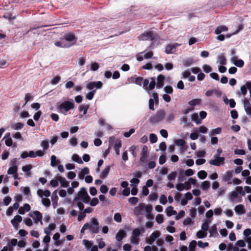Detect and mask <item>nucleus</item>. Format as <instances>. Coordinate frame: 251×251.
Segmentation results:
<instances>
[{
  "mask_svg": "<svg viewBox=\"0 0 251 251\" xmlns=\"http://www.w3.org/2000/svg\"><path fill=\"white\" fill-rule=\"evenodd\" d=\"M165 76L162 75H159L157 77L156 87L158 89L161 88L164 85Z\"/></svg>",
  "mask_w": 251,
  "mask_h": 251,
  "instance_id": "f8f14e48",
  "label": "nucleus"
},
{
  "mask_svg": "<svg viewBox=\"0 0 251 251\" xmlns=\"http://www.w3.org/2000/svg\"><path fill=\"white\" fill-rule=\"evenodd\" d=\"M218 61L221 65H224L226 64V59L224 56V54L223 53H222L220 55L218 56Z\"/></svg>",
  "mask_w": 251,
  "mask_h": 251,
  "instance_id": "c85d7f7f",
  "label": "nucleus"
},
{
  "mask_svg": "<svg viewBox=\"0 0 251 251\" xmlns=\"http://www.w3.org/2000/svg\"><path fill=\"white\" fill-rule=\"evenodd\" d=\"M89 104H86V105L81 104L79 106L78 110L80 112L83 111V115H85L87 113V110L89 109Z\"/></svg>",
  "mask_w": 251,
  "mask_h": 251,
  "instance_id": "473e14b6",
  "label": "nucleus"
},
{
  "mask_svg": "<svg viewBox=\"0 0 251 251\" xmlns=\"http://www.w3.org/2000/svg\"><path fill=\"white\" fill-rule=\"evenodd\" d=\"M139 239L138 237L131 235L130 237V242L131 244L137 245L139 244Z\"/></svg>",
  "mask_w": 251,
  "mask_h": 251,
  "instance_id": "6e6d98bb",
  "label": "nucleus"
},
{
  "mask_svg": "<svg viewBox=\"0 0 251 251\" xmlns=\"http://www.w3.org/2000/svg\"><path fill=\"white\" fill-rule=\"evenodd\" d=\"M160 235L159 231H155L152 233L149 238L146 239L147 243L151 245L155 240L159 238Z\"/></svg>",
  "mask_w": 251,
  "mask_h": 251,
  "instance_id": "9b49d317",
  "label": "nucleus"
},
{
  "mask_svg": "<svg viewBox=\"0 0 251 251\" xmlns=\"http://www.w3.org/2000/svg\"><path fill=\"white\" fill-rule=\"evenodd\" d=\"M60 77L59 75H56L52 78L50 83L52 85H55L60 82Z\"/></svg>",
  "mask_w": 251,
  "mask_h": 251,
  "instance_id": "8fccbe9b",
  "label": "nucleus"
},
{
  "mask_svg": "<svg viewBox=\"0 0 251 251\" xmlns=\"http://www.w3.org/2000/svg\"><path fill=\"white\" fill-rule=\"evenodd\" d=\"M176 176L177 173L176 172H173L167 176V178L169 180H174L176 179Z\"/></svg>",
  "mask_w": 251,
  "mask_h": 251,
  "instance_id": "5fc2aeb1",
  "label": "nucleus"
},
{
  "mask_svg": "<svg viewBox=\"0 0 251 251\" xmlns=\"http://www.w3.org/2000/svg\"><path fill=\"white\" fill-rule=\"evenodd\" d=\"M165 114V112L164 110H159L156 112L154 115L151 116L149 121L150 123L152 124L158 123L163 119Z\"/></svg>",
  "mask_w": 251,
  "mask_h": 251,
  "instance_id": "423d86ee",
  "label": "nucleus"
},
{
  "mask_svg": "<svg viewBox=\"0 0 251 251\" xmlns=\"http://www.w3.org/2000/svg\"><path fill=\"white\" fill-rule=\"evenodd\" d=\"M202 68L206 73H209L212 71V68L209 65L206 64L204 65Z\"/></svg>",
  "mask_w": 251,
  "mask_h": 251,
  "instance_id": "774afa93",
  "label": "nucleus"
},
{
  "mask_svg": "<svg viewBox=\"0 0 251 251\" xmlns=\"http://www.w3.org/2000/svg\"><path fill=\"white\" fill-rule=\"evenodd\" d=\"M198 176L199 178L204 179L207 176V173L204 171H200L198 173Z\"/></svg>",
  "mask_w": 251,
  "mask_h": 251,
  "instance_id": "09e8293b",
  "label": "nucleus"
},
{
  "mask_svg": "<svg viewBox=\"0 0 251 251\" xmlns=\"http://www.w3.org/2000/svg\"><path fill=\"white\" fill-rule=\"evenodd\" d=\"M155 220L157 223L159 224H162L164 222L163 215L162 214H158L156 216Z\"/></svg>",
  "mask_w": 251,
  "mask_h": 251,
  "instance_id": "603ef678",
  "label": "nucleus"
},
{
  "mask_svg": "<svg viewBox=\"0 0 251 251\" xmlns=\"http://www.w3.org/2000/svg\"><path fill=\"white\" fill-rule=\"evenodd\" d=\"M151 81L148 86V89L149 90H153L154 88V87L155 86V84H156L155 79L154 77H151Z\"/></svg>",
  "mask_w": 251,
  "mask_h": 251,
  "instance_id": "a19ab883",
  "label": "nucleus"
},
{
  "mask_svg": "<svg viewBox=\"0 0 251 251\" xmlns=\"http://www.w3.org/2000/svg\"><path fill=\"white\" fill-rule=\"evenodd\" d=\"M165 211L168 216H171L177 214L176 211L173 210V207L172 206H169L167 207Z\"/></svg>",
  "mask_w": 251,
  "mask_h": 251,
  "instance_id": "7c9ffc66",
  "label": "nucleus"
},
{
  "mask_svg": "<svg viewBox=\"0 0 251 251\" xmlns=\"http://www.w3.org/2000/svg\"><path fill=\"white\" fill-rule=\"evenodd\" d=\"M150 141L151 143H156L157 141V136L153 133H151L150 135Z\"/></svg>",
  "mask_w": 251,
  "mask_h": 251,
  "instance_id": "4d7b16f0",
  "label": "nucleus"
},
{
  "mask_svg": "<svg viewBox=\"0 0 251 251\" xmlns=\"http://www.w3.org/2000/svg\"><path fill=\"white\" fill-rule=\"evenodd\" d=\"M229 200L232 202H240L242 199L239 198L238 193L237 191H232L228 195Z\"/></svg>",
  "mask_w": 251,
  "mask_h": 251,
  "instance_id": "1a4fd4ad",
  "label": "nucleus"
},
{
  "mask_svg": "<svg viewBox=\"0 0 251 251\" xmlns=\"http://www.w3.org/2000/svg\"><path fill=\"white\" fill-rule=\"evenodd\" d=\"M138 39L140 40L143 41H147L150 40L153 41L150 46V48H152L154 46V42L158 41L159 40V37L158 36L157 34L153 31H146L140 35L138 37Z\"/></svg>",
  "mask_w": 251,
  "mask_h": 251,
  "instance_id": "f257e3e1",
  "label": "nucleus"
},
{
  "mask_svg": "<svg viewBox=\"0 0 251 251\" xmlns=\"http://www.w3.org/2000/svg\"><path fill=\"white\" fill-rule=\"evenodd\" d=\"M230 52L231 55V57L230 59V61H234L236 58H238L237 56L236 55V50L235 49H232L230 50Z\"/></svg>",
  "mask_w": 251,
  "mask_h": 251,
  "instance_id": "bf43d9fd",
  "label": "nucleus"
},
{
  "mask_svg": "<svg viewBox=\"0 0 251 251\" xmlns=\"http://www.w3.org/2000/svg\"><path fill=\"white\" fill-rule=\"evenodd\" d=\"M185 141L182 139H179L175 141V143L177 146H183L185 144Z\"/></svg>",
  "mask_w": 251,
  "mask_h": 251,
  "instance_id": "e2e57ef3",
  "label": "nucleus"
},
{
  "mask_svg": "<svg viewBox=\"0 0 251 251\" xmlns=\"http://www.w3.org/2000/svg\"><path fill=\"white\" fill-rule=\"evenodd\" d=\"M18 166L17 165H14L10 167L7 171V174L8 175H13L17 172Z\"/></svg>",
  "mask_w": 251,
  "mask_h": 251,
  "instance_id": "e433bc0d",
  "label": "nucleus"
},
{
  "mask_svg": "<svg viewBox=\"0 0 251 251\" xmlns=\"http://www.w3.org/2000/svg\"><path fill=\"white\" fill-rule=\"evenodd\" d=\"M103 84L100 81L97 82L92 81L89 82L86 85V88L89 90H94L96 89H100L102 87Z\"/></svg>",
  "mask_w": 251,
  "mask_h": 251,
  "instance_id": "9d476101",
  "label": "nucleus"
},
{
  "mask_svg": "<svg viewBox=\"0 0 251 251\" xmlns=\"http://www.w3.org/2000/svg\"><path fill=\"white\" fill-rule=\"evenodd\" d=\"M126 235V233L125 230H120L116 235V239L118 241H121Z\"/></svg>",
  "mask_w": 251,
  "mask_h": 251,
  "instance_id": "aec40b11",
  "label": "nucleus"
},
{
  "mask_svg": "<svg viewBox=\"0 0 251 251\" xmlns=\"http://www.w3.org/2000/svg\"><path fill=\"white\" fill-rule=\"evenodd\" d=\"M136 210L138 214H140L143 210H145L146 213V217L148 219H152L153 215L151 213L152 206L151 205H146L145 204H140L136 207Z\"/></svg>",
  "mask_w": 251,
  "mask_h": 251,
  "instance_id": "39448f33",
  "label": "nucleus"
},
{
  "mask_svg": "<svg viewBox=\"0 0 251 251\" xmlns=\"http://www.w3.org/2000/svg\"><path fill=\"white\" fill-rule=\"evenodd\" d=\"M141 232H144V229L142 228L141 229L139 228H135L133 230L132 232V235L138 237L141 235Z\"/></svg>",
  "mask_w": 251,
  "mask_h": 251,
  "instance_id": "2f4dec72",
  "label": "nucleus"
},
{
  "mask_svg": "<svg viewBox=\"0 0 251 251\" xmlns=\"http://www.w3.org/2000/svg\"><path fill=\"white\" fill-rule=\"evenodd\" d=\"M99 65L98 63L93 62L91 64L90 70L92 71H96L98 70Z\"/></svg>",
  "mask_w": 251,
  "mask_h": 251,
  "instance_id": "13d9d810",
  "label": "nucleus"
},
{
  "mask_svg": "<svg viewBox=\"0 0 251 251\" xmlns=\"http://www.w3.org/2000/svg\"><path fill=\"white\" fill-rule=\"evenodd\" d=\"M42 201L43 204L46 207H49L50 204V200L48 198H43Z\"/></svg>",
  "mask_w": 251,
  "mask_h": 251,
  "instance_id": "69168bd1",
  "label": "nucleus"
},
{
  "mask_svg": "<svg viewBox=\"0 0 251 251\" xmlns=\"http://www.w3.org/2000/svg\"><path fill=\"white\" fill-rule=\"evenodd\" d=\"M110 170V166H107L100 174V177L102 179L105 178L108 175Z\"/></svg>",
  "mask_w": 251,
  "mask_h": 251,
  "instance_id": "b1692460",
  "label": "nucleus"
},
{
  "mask_svg": "<svg viewBox=\"0 0 251 251\" xmlns=\"http://www.w3.org/2000/svg\"><path fill=\"white\" fill-rule=\"evenodd\" d=\"M74 107L75 103L73 100L64 101L61 103L57 104L58 111L64 115H67V112L74 109Z\"/></svg>",
  "mask_w": 251,
  "mask_h": 251,
  "instance_id": "f03ea898",
  "label": "nucleus"
},
{
  "mask_svg": "<svg viewBox=\"0 0 251 251\" xmlns=\"http://www.w3.org/2000/svg\"><path fill=\"white\" fill-rule=\"evenodd\" d=\"M196 235L198 238L201 239L207 236V233L201 230H199L197 232Z\"/></svg>",
  "mask_w": 251,
  "mask_h": 251,
  "instance_id": "864d4df0",
  "label": "nucleus"
},
{
  "mask_svg": "<svg viewBox=\"0 0 251 251\" xmlns=\"http://www.w3.org/2000/svg\"><path fill=\"white\" fill-rule=\"evenodd\" d=\"M201 99H195L189 101L188 103L191 106L193 107V106L201 104Z\"/></svg>",
  "mask_w": 251,
  "mask_h": 251,
  "instance_id": "c756f323",
  "label": "nucleus"
},
{
  "mask_svg": "<svg viewBox=\"0 0 251 251\" xmlns=\"http://www.w3.org/2000/svg\"><path fill=\"white\" fill-rule=\"evenodd\" d=\"M164 90L166 93L168 94H171L173 92V89L172 87V86H171L170 85L165 86L164 88Z\"/></svg>",
  "mask_w": 251,
  "mask_h": 251,
  "instance_id": "052dcab7",
  "label": "nucleus"
},
{
  "mask_svg": "<svg viewBox=\"0 0 251 251\" xmlns=\"http://www.w3.org/2000/svg\"><path fill=\"white\" fill-rule=\"evenodd\" d=\"M89 174V169L85 167L81 169V171L78 174V177L80 179H83L85 175Z\"/></svg>",
  "mask_w": 251,
  "mask_h": 251,
  "instance_id": "4468645a",
  "label": "nucleus"
},
{
  "mask_svg": "<svg viewBox=\"0 0 251 251\" xmlns=\"http://www.w3.org/2000/svg\"><path fill=\"white\" fill-rule=\"evenodd\" d=\"M34 215L36 216L35 222L37 223L40 222L41 224H43L42 219V214L39 211H35L33 212Z\"/></svg>",
  "mask_w": 251,
  "mask_h": 251,
  "instance_id": "a878e982",
  "label": "nucleus"
},
{
  "mask_svg": "<svg viewBox=\"0 0 251 251\" xmlns=\"http://www.w3.org/2000/svg\"><path fill=\"white\" fill-rule=\"evenodd\" d=\"M65 40H64L63 39H62L60 41H56L54 43V45L55 46L62 48H69V45H67V43H65Z\"/></svg>",
  "mask_w": 251,
  "mask_h": 251,
  "instance_id": "dca6fc26",
  "label": "nucleus"
},
{
  "mask_svg": "<svg viewBox=\"0 0 251 251\" xmlns=\"http://www.w3.org/2000/svg\"><path fill=\"white\" fill-rule=\"evenodd\" d=\"M194 63V59L192 57L187 58L182 61V64L185 67H188Z\"/></svg>",
  "mask_w": 251,
  "mask_h": 251,
  "instance_id": "f3484780",
  "label": "nucleus"
},
{
  "mask_svg": "<svg viewBox=\"0 0 251 251\" xmlns=\"http://www.w3.org/2000/svg\"><path fill=\"white\" fill-rule=\"evenodd\" d=\"M37 194L40 197H43V196L46 197H49L50 195V192L48 190H46L45 191H43L42 190L39 189L37 191Z\"/></svg>",
  "mask_w": 251,
  "mask_h": 251,
  "instance_id": "4be33fe9",
  "label": "nucleus"
},
{
  "mask_svg": "<svg viewBox=\"0 0 251 251\" xmlns=\"http://www.w3.org/2000/svg\"><path fill=\"white\" fill-rule=\"evenodd\" d=\"M232 176V172L228 171L223 176V179L224 181H229L231 179Z\"/></svg>",
  "mask_w": 251,
  "mask_h": 251,
  "instance_id": "cd10ccee",
  "label": "nucleus"
},
{
  "mask_svg": "<svg viewBox=\"0 0 251 251\" xmlns=\"http://www.w3.org/2000/svg\"><path fill=\"white\" fill-rule=\"evenodd\" d=\"M227 29V27L226 26H219L215 29V33L217 35L220 34L222 32L226 31Z\"/></svg>",
  "mask_w": 251,
  "mask_h": 251,
  "instance_id": "bb28decb",
  "label": "nucleus"
},
{
  "mask_svg": "<svg viewBox=\"0 0 251 251\" xmlns=\"http://www.w3.org/2000/svg\"><path fill=\"white\" fill-rule=\"evenodd\" d=\"M222 132V128L221 127H217L215 129H213L210 131V132L209 133V136L210 137H212V136L215 135V134H220Z\"/></svg>",
  "mask_w": 251,
  "mask_h": 251,
  "instance_id": "f704fd0d",
  "label": "nucleus"
},
{
  "mask_svg": "<svg viewBox=\"0 0 251 251\" xmlns=\"http://www.w3.org/2000/svg\"><path fill=\"white\" fill-rule=\"evenodd\" d=\"M197 242L195 240L192 241L189 245L188 251H196L195 248L197 246Z\"/></svg>",
  "mask_w": 251,
  "mask_h": 251,
  "instance_id": "c03bdc74",
  "label": "nucleus"
},
{
  "mask_svg": "<svg viewBox=\"0 0 251 251\" xmlns=\"http://www.w3.org/2000/svg\"><path fill=\"white\" fill-rule=\"evenodd\" d=\"M180 122L181 123H183L185 124L186 126H189V122H188V118L186 116H183L180 118Z\"/></svg>",
  "mask_w": 251,
  "mask_h": 251,
  "instance_id": "338daca9",
  "label": "nucleus"
},
{
  "mask_svg": "<svg viewBox=\"0 0 251 251\" xmlns=\"http://www.w3.org/2000/svg\"><path fill=\"white\" fill-rule=\"evenodd\" d=\"M235 211L239 214H243L245 213L246 211L243 204H239L235 206L234 208Z\"/></svg>",
  "mask_w": 251,
  "mask_h": 251,
  "instance_id": "a211bd4d",
  "label": "nucleus"
},
{
  "mask_svg": "<svg viewBox=\"0 0 251 251\" xmlns=\"http://www.w3.org/2000/svg\"><path fill=\"white\" fill-rule=\"evenodd\" d=\"M72 159L78 164H83V162L80 157L77 154H74L72 157Z\"/></svg>",
  "mask_w": 251,
  "mask_h": 251,
  "instance_id": "ea45409f",
  "label": "nucleus"
},
{
  "mask_svg": "<svg viewBox=\"0 0 251 251\" xmlns=\"http://www.w3.org/2000/svg\"><path fill=\"white\" fill-rule=\"evenodd\" d=\"M65 43L69 45V48L75 44L77 38L73 32H69L64 34L63 38Z\"/></svg>",
  "mask_w": 251,
  "mask_h": 251,
  "instance_id": "0eeeda50",
  "label": "nucleus"
},
{
  "mask_svg": "<svg viewBox=\"0 0 251 251\" xmlns=\"http://www.w3.org/2000/svg\"><path fill=\"white\" fill-rule=\"evenodd\" d=\"M211 222V220L207 219L204 221V222L202 224L201 228L204 231H206L208 230L209 228V224Z\"/></svg>",
  "mask_w": 251,
  "mask_h": 251,
  "instance_id": "c9c22d12",
  "label": "nucleus"
},
{
  "mask_svg": "<svg viewBox=\"0 0 251 251\" xmlns=\"http://www.w3.org/2000/svg\"><path fill=\"white\" fill-rule=\"evenodd\" d=\"M176 47L175 45H168L165 49V52L167 54L173 53Z\"/></svg>",
  "mask_w": 251,
  "mask_h": 251,
  "instance_id": "58836bf2",
  "label": "nucleus"
},
{
  "mask_svg": "<svg viewBox=\"0 0 251 251\" xmlns=\"http://www.w3.org/2000/svg\"><path fill=\"white\" fill-rule=\"evenodd\" d=\"M24 125L22 123H17L11 126V128L15 130H20L24 127Z\"/></svg>",
  "mask_w": 251,
  "mask_h": 251,
  "instance_id": "79ce46f5",
  "label": "nucleus"
},
{
  "mask_svg": "<svg viewBox=\"0 0 251 251\" xmlns=\"http://www.w3.org/2000/svg\"><path fill=\"white\" fill-rule=\"evenodd\" d=\"M134 80L133 82L136 83V84L141 86L142 81L143 80V78L141 76H135L133 78Z\"/></svg>",
  "mask_w": 251,
  "mask_h": 251,
  "instance_id": "49530a36",
  "label": "nucleus"
},
{
  "mask_svg": "<svg viewBox=\"0 0 251 251\" xmlns=\"http://www.w3.org/2000/svg\"><path fill=\"white\" fill-rule=\"evenodd\" d=\"M236 190L238 192V194H240L242 196H244L246 193L245 190H243V188L242 186L236 187Z\"/></svg>",
  "mask_w": 251,
  "mask_h": 251,
  "instance_id": "680f3d73",
  "label": "nucleus"
},
{
  "mask_svg": "<svg viewBox=\"0 0 251 251\" xmlns=\"http://www.w3.org/2000/svg\"><path fill=\"white\" fill-rule=\"evenodd\" d=\"M121 146H122L121 141L119 140H117L115 141L114 147V150L115 151V153L117 155H119L120 148L121 147Z\"/></svg>",
  "mask_w": 251,
  "mask_h": 251,
  "instance_id": "412c9836",
  "label": "nucleus"
},
{
  "mask_svg": "<svg viewBox=\"0 0 251 251\" xmlns=\"http://www.w3.org/2000/svg\"><path fill=\"white\" fill-rule=\"evenodd\" d=\"M232 63L235 65L236 66L241 68L244 65V62L243 60L240 59L236 58L234 61H230Z\"/></svg>",
  "mask_w": 251,
  "mask_h": 251,
  "instance_id": "5701e85b",
  "label": "nucleus"
},
{
  "mask_svg": "<svg viewBox=\"0 0 251 251\" xmlns=\"http://www.w3.org/2000/svg\"><path fill=\"white\" fill-rule=\"evenodd\" d=\"M57 179L60 182L62 187L66 188L69 187V182L66 180L65 178L59 176L57 177Z\"/></svg>",
  "mask_w": 251,
  "mask_h": 251,
  "instance_id": "6ab92c4d",
  "label": "nucleus"
},
{
  "mask_svg": "<svg viewBox=\"0 0 251 251\" xmlns=\"http://www.w3.org/2000/svg\"><path fill=\"white\" fill-rule=\"evenodd\" d=\"M81 200L83 202L87 203L90 201V198L89 196L86 189L82 187L78 192L77 196L74 199V201L76 202L78 200Z\"/></svg>",
  "mask_w": 251,
  "mask_h": 251,
  "instance_id": "20e7f679",
  "label": "nucleus"
},
{
  "mask_svg": "<svg viewBox=\"0 0 251 251\" xmlns=\"http://www.w3.org/2000/svg\"><path fill=\"white\" fill-rule=\"evenodd\" d=\"M50 165L52 167H55L57 164L59 163V161L56 160V157L55 155H53L51 156Z\"/></svg>",
  "mask_w": 251,
  "mask_h": 251,
  "instance_id": "a18cd8bd",
  "label": "nucleus"
},
{
  "mask_svg": "<svg viewBox=\"0 0 251 251\" xmlns=\"http://www.w3.org/2000/svg\"><path fill=\"white\" fill-rule=\"evenodd\" d=\"M41 146L43 148V150H47L49 147V144L47 140H45L41 142Z\"/></svg>",
  "mask_w": 251,
  "mask_h": 251,
  "instance_id": "3c124183",
  "label": "nucleus"
},
{
  "mask_svg": "<svg viewBox=\"0 0 251 251\" xmlns=\"http://www.w3.org/2000/svg\"><path fill=\"white\" fill-rule=\"evenodd\" d=\"M17 244V240L16 239H12L5 246L7 247L8 251H13V247Z\"/></svg>",
  "mask_w": 251,
  "mask_h": 251,
  "instance_id": "2eb2a0df",
  "label": "nucleus"
},
{
  "mask_svg": "<svg viewBox=\"0 0 251 251\" xmlns=\"http://www.w3.org/2000/svg\"><path fill=\"white\" fill-rule=\"evenodd\" d=\"M192 121H194L197 124H200L201 123V120L199 118L197 113L193 114L191 115Z\"/></svg>",
  "mask_w": 251,
  "mask_h": 251,
  "instance_id": "4c0bfd02",
  "label": "nucleus"
},
{
  "mask_svg": "<svg viewBox=\"0 0 251 251\" xmlns=\"http://www.w3.org/2000/svg\"><path fill=\"white\" fill-rule=\"evenodd\" d=\"M210 187V182L208 181H204L201 184V188L204 190L206 191L208 190Z\"/></svg>",
  "mask_w": 251,
  "mask_h": 251,
  "instance_id": "37998d69",
  "label": "nucleus"
},
{
  "mask_svg": "<svg viewBox=\"0 0 251 251\" xmlns=\"http://www.w3.org/2000/svg\"><path fill=\"white\" fill-rule=\"evenodd\" d=\"M32 166L31 165H26L22 167V170L23 172H25L26 173V175L28 176H30V170L32 169Z\"/></svg>",
  "mask_w": 251,
  "mask_h": 251,
  "instance_id": "393cba45",
  "label": "nucleus"
},
{
  "mask_svg": "<svg viewBox=\"0 0 251 251\" xmlns=\"http://www.w3.org/2000/svg\"><path fill=\"white\" fill-rule=\"evenodd\" d=\"M159 201L160 203L163 205H165L167 202V199L166 197L164 195H162L160 197Z\"/></svg>",
  "mask_w": 251,
  "mask_h": 251,
  "instance_id": "0e129e2a",
  "label": "nucleus"
},
{
  "mask_svg": "<svg viewBox=\"0 0 251 251\" xmlns=\"http://www.w3.org/2000/svg\"><path fill=\"white\" fill-rule=\"evenodd\" d=\"M222 152L221 148H218L217 150V153L214 155V159H211L209 161L210 164L216 166L223 165L224 164L225 157H221L220 155Z\"/></svg>",
  "mask_w": 251,
  "mask_h": 251,
  "instance_id": "7ed1b4c3",
  "label": "nucleus"
},
{
  "mask_svg": "<svg viewBox=\"0 0 251 251\" xmlns=\"http://www.w3.org/2000/svg\"><path fill=\"white\" fill-rule=\"evenodd\" d=\"M210 236H216L218 235L217 229V226L216 225H213L209 231Z\"/></svg>",
  "mask_w": 251,
  "mask_h": 251,
  "instance_id": "72a5a7b5",
  "label": "nucleus"
},
{
  "mask_svg": "<svg viewBox=\"0 0 251 251\" xmlns=\"http://www.w3.org/2000/svg\"><path fill=\"white\" fill-rule=\"evenodd\" d=\"M148 147L146 146H144L141 152V156L140 157V161L142 162H145L148 155Z\"/></svg>",
  "mask_w": 251,
  "mask_h": 251,
  "instance_id": "ddd939ff",
  "label": "nucleus"
},
{
  "mask_svg": "<svg viewBox=\"0 0 251 251\" xmlns=\"http://www.w3.org/2000/svg\"><path fill=\"white\" fill-rule=\"evenodd\" d=\"M96 90L95 89L92 90L89 92H88L86 95V98L89 100H91L93 99Z\"/></svg>",
  "mask_w": 251,
  "mask_h": 251,
  "instance_id": "de8ad7c7",
  "label": "nucleus"
},
{
  "mask_svg": "<svg viewBox=\"0 0 251 251\" xmlns=\"http://www.w3.org/2000/svg\"><path fill=\"white\" fill-rule=\"evenodd\" d=\"M99 223L97 219L92 218L90 223V230L92 233H98L99 232Z\"/></svg>",
  "mask_w": 251,
  "mask_h": 251,
  "instance_id": "6e6552de",
  "label": "nucleus"
}]
</instances>
